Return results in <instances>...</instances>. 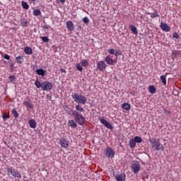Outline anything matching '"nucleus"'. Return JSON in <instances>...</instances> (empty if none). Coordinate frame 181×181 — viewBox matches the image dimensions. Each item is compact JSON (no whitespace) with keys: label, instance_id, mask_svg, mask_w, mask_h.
I'll return each mask as SVG.
<instances>
[{"label":"nucleus","instance_id":"1","mask_svg":"<svg viewBox=\"0 0 181 181\" xmlns=\"http://www.w3.org/2000/svg\"><path fill=\"white\" fill-rule=\"evenodd\" d=\"M35 85L37 88H42V90H44V91H49L53 88V85H52V83L49 81H45L40 83V81L36 80Z\"/></svg>","mask_w":181,"mask_h":181},{"label":"nucleus","instance_id":"2","mask_svg":"<svg viewBox=\"0 0 181 181\" xmlns=\"http://www.w3.org/2000/svg\"><path fill=\"white\" fill-rule=\"evenodd\" d=\"M149 142L153 148L156 151H165L163 144H160L159 139H155L154 137H150Z\"/></svg>","mask_w":181,"mask_h":181},{"label":"nucleus","instance_id":"3","mask_svg":"<svg viewBox=\"0 0 181 181\" xmlns=\"http://www.w3.org/2000/svg\"><path fill=\"white\" fill-rule=\"evenodd\" d=\"M71 98H73L75 103L78 104H82V105H86V103H87V98L83 95L78 94V93H73L71 95Z\"/></svg>","mask_w":181,"mask_h":181},{"label":"nucleus","instance_id":"4","mask_svg":"<svg viewBox=\"0 0 181 181\" xmlns=\"http://www.w3.org/2000/svg\"><path fill=\"white\" fill-rule=\"evenodd\" d=\"M74 119L78 124L79 125H84V123L86 122V117L83 116V115L78 111L75 112V114L74 115Z\"/></svg>","mask_w":181,"mask_h":181},{"label":"nucleus","instance_id":"5","mask_svg":"<svg viewBox=\"0 0 181 181\" xmlns=\"http://www.w3.org/2000/svg\"><path fill=\"white\" fill-rule=\"evenodd\" d=\"M105 156H107V158L112 159V158L115 156V151H114V148H112V147L107 146L105 148Z\"/></svg>","mask_w":181,"mask_h":181},{"label":"nucleus","instance_id":"6","mask_svg":"<svg viewBox=\"0 0 181 181\" xmlns=\"http://www.w3.org/2000/svg\"><path fill=\"white\" fill-rule=\"evenodd\" d=\"M99 121L105 127V128H107L108 129H114L112 124L104 119V117H99Z\"/></svg>","mask_w":181,"mask_h":181},{"label":"nucleus","instance_id":"7","mask_svg":"<svg viewBox=\"0 0 181 181\" xmlns=\"http://www.w3.org/2000/svg\"><path fill=\"white\" fill-rule=\"evenodd\" d=\"M97 69L100 71H104L107 69V64L104 61H99L97 62Z\"/></svg>","mask_w":181,"mask_h":181},{"label":"nucleus","instance_id":"8","mask_svg":"<svg viewBox=\"0 0 181 181\" xmlns=\"http://www.w3.org/2000/svg\"><path fill=\"white\" fill-rule=\"evenodd\" d=\"M59 144L62 148H64L65 149L69 148V140L64 139V138H61L59 140Z\"/></svg>","mask_w":181,"mask_h":181},{"label":"nucleus","instance_id":"9","mask_svg":"<svg viewBox=\"0 0 181 181\" xmlns=\"http://www.w3.org/2000/svg\"><path fill=\"white\" fill-rule=\"evenodd\" d=\"M107 64L110 66H114V64H117V61L112 59L110 56H107L105 59Z\"/></svg>","mask_w":181,"mask_h":181},{"label":"nucleus","instance_id":"10","mask_svg":"<svg viewBox=\"0 0 181 181\" xmlns=\"http://www.w3.org/2000/svg\"><path fill=\"white\" fill-rule=\"evenodd\" d=\"M160 28L163 32H170V27L166 23L161 22L160 23Z\"/></svg>","mask_w":181,"mask_h":181},{"label":"nucleus","instance_id":"11","mask_svg":"<svg viewBox=\"0 0 181 181\" xmlns=\"http://www.w3.org/2000/svg\"><path fill=\"white\" fill-rule=\"evenodd\" d=\"M66 28L68 29V30H69V32H73V30H74V24L73 23V21H66Z\"/></svg>","mask_w":181,"mask_h":181},{"label":"nucleus","instance_id":"12","mask_svg":"<svg viewBox=\"0 0 181 181\" xmlns=\"http://www.w3.org/2000/svg\"><path fill=\"white\" fill-rule=\"evenodd\" d=\"M64 110L67 114H69V115H74L77 112V110H71V108L69 107L67 105L64 106Z\"/></svg>","mask_w":181,"mask_h":181},{"label":"nucleus","instance_id":"13","mask_svg":"<svg viewBox=\"0 0 181 181\" xmlns=\"http://www.w3.org/2000/svg\"><path fill=\"white\" fill-rule=\"evenodd\" d=\"M28 124L30 128H33V129H35V128L37 127V123L33 119H31L28 121Z\"/></svg>","mask_w":181,"mask_h":181},{"label":"nucleus","instance_id":"14","mask_svg":"<svg viewBox=\"0 0 181 181\" xmlns=\"http://www.w3.org/2000/svg\"><path fill=\"white\" fill-rule=\"evenodd\" d=\"M23 52L25 54H28V56H30V54H32V53H33V50L30 47H24Z\"/></svg>","mask_w":181,"mask_h":181},{"label":"nucleus","instance_id":"15","mask_svg":"<svg viewBox=\"0 0 181 181\" xmlns=\"http://www.w3.org/2000/svg\"><path fill=\"white\" fill-rule=\"evenodd\" d=\"M25 61V58H23V55H18V57H16V62L18 64H22L23 62Z\"/></svg>","mask_w":181,"mask_h":181},{"label":"nucleus","instance_id":"16","mask_svg":"<svg viewBox=\"0 0 181 181\" xmlns=\"http://www.w3.org/2000/svg\"><path fill=\"white\" fill-rule=\"evenodd\" d=\"M35 71L37 74H38V76H42V77H44V76H46V70L43 69H38L35 70Z\"/></svg>","mask_w":181,"mask_h":181},{"label":"nucleus","instance_id":"17","mask_svg":"<svg viewBox=\"0 0 181 181\" xmlns=\"http://www.w3.org/2000/svg\"><path fill=\"white\" fill-rule=\"evenodd\" d=\"M20 22L24 28H28V26H29V21H28V19L26 18H21Z\"/></svg>","mask_w":181,"mask_h":181},{"label":"nucleus","instance_id":"18","mask_svg":"<svg viewBox=\"0 0 181 181\" xmlns=\"http://www.w3.org/2000/svg\"><path fill=\"white\" fill-rule=\"evenodd\" d=\"M122 110H124V111H129L131 110V105L128 103H124L122 105Z\"/></svg>","mask_w":181,"mask_h":181},{"label":"nucleus","instance_id":"19","mask_svg":"<svg viewBox=\"0 0 181 181\" xmlns=\"http://www.w3.org/2000/svg\"><path fill=\"white\" fill-rule=\"evenodd\" d=\"M11 175L12 176H13L14 177H17L18 179H21L22 177L21 173H19V172L16 171V170L15 169H13Z\"/></svg>","mask_w":181,"mask_h":181},{"label":"nucleus","instance_id":"20","mask_svg":"<svg viewBox=\"0 0 181 181\" xmlns=\"http://www.w3.org/2000/svg\"><path fill=\"white\" fill-rule=\"evenodd\" d=\"M127 176L125 175V174H120V175H116V180L117 181H125Z\"/></svg>","mask_w":181,"mask_h":181},{"label":"nucleus","instance_id":"21","mask_svg":"<svg viewBox=\"0 0 181 181\" xmlns=\"http://www.w3.org/2000/svg\"><path fill=\"white\" fill-rule=\"evenodd\" d=\"M68 124L69 127H71L72 128H77V123H76V122H74L73 119L69 120Z\"/></svg>","mask_w":181,"mask_h":181},{"label":"nucleus","instance_id":"22","mask_svg":"<svg viewBox=\"0 0 181 181\" xmlns=\"http://www.w3.org/2000/svg\"><path fill=\"white\" fill-rule=\"evenodd\" d=\"M148 15H150V17L152 18V19H155V18H159V14L156 11H154L153 13H148Z\"/></svg>","mask_w":181,"mask_h":181},{"label":"nucleus","instance_id":"23","mask_svg":"<svg viewBox=\"0 0 181 181\" xmlns=\"http://www.w3.org/2000/svg\"><path fill=\"white\" fill-rule=\"evenodd\" d=\"M148 91L151 94H155V93H156V88H155V86H150L148 87Z\"/></svg>","mask_w":181,"mask_h":181},{"label":"nucleus","instance_id":"24","mask_svg":"<svg viewBox=\"0 0 181 181\" xmlns=\"http://www.w3.org/2000/svg\"><path fill=\"white\" fill-rule=\"evenodd\" d=\"M33 13L34 16H40V15H42V11L40 9H35L33 11Z\"/></svg>","mask_w":181,"mask_h":181},{"label":"nucleus","instance_id":"25","mask_svg":"<svg viewBox=\"0 0 181 181\" xmlns=\"http://www.w3.org/2000/svg\"><path fill=\"white\" fill-rule=\"evenodd\" d=\"M75 108L76 111H79V112H84V108H83L80 105H76Z\"/></svg>","mask_w":181,"mask_h":181},{"label":"nucleus","instance_id":"26","mask_svg":"<svg viewBox=\"0 0 181 181\" xmlns=\"http://www.w3.org/2000/svg\"><path fill=\"white\" fill-rule=\"evenodd\" d=\"M21 6H23V9H29V4H28L25 1H21Z\"/></svg>","mask_w":181,"mask_h":181},{"label":"nucleus","instance_id":"27","mask_svg":"<svg viewBox=\"0 0 181 181\" xmlns=\"http://www.w3.org/2000/svg\"><path fill=\"white\" fill-rule=\"evenodd\" d=\"M132 169L133 170L134 173H136V162L135 161L132 162Z\"/></svg>","mask_w":181,"mask_h":181},{"label":"nucleus","instance_id":"28","mask_svg":"<svg viewBox=\"0 0 181 181\" xmlns=\"http://www.w3.org/2000/svg\"><path fill=\"white\" fill-rule=\"evenodd\" d=\"M160 81L163 83L164 86H166V76H160Z\"/></svg>","mask_w":181,"mask_h":181},{"label":"nucleus","instance_id":"29","mask_svg":"<svg viewBox=\"0 0 181 181\" xmlns=\"http://www.w3.org/2000/svg\"><path fill=\"white\" fill-rule=\"evenodd\" d=\"M122 51H121L120 49H116L115 51V56L116 57H118V56H122Z\"/></svg>","mask_w":181,"mask_h":181},{"label":"nucleus","instance_id":"30","mask_svg":"<svg viewBox=\"0 0 181 181\" xmlns=\"http://www.w3.org/2000/svg\"><path fill=\"white\" fill-rule=\"evenodd\" d=\"M11 113L13 114V117H15L16 118H19V113H18V110L13 109L11 111Z\"/></svg>","mask_w":181,"mask_h":181},{"label":"nucleus","instance_id":"31","mask_svg":"<svg viewBox=\"0 0 181 181\" xmlns=\"http://www.w3.org/2000/svg\"><path fill=\"white\" fill-rule=\"evenodd\" d=\"M135 145H136V142L135 141H134V139H130V141H129L130 148H135Z\"/></svg>","mask_w":181,"mask_h":181},{"label":"nucleus","instance_id":"32","mask_svg":"<svg viewBox=\"0 0 181 181\" xmlns=\"http://www.w3.org/2000/svg\"><path fill=\"white\" fill-rule=\"evenodd\" d=\"M41 39L44 43H49L50 42V39L46 36L41 37Z\"/></svg>","mask_w":181,"mask_h":181},{"label":"nucleus","instance_id":"33","mask_svg":"<svg viewBox=\"0 0 181 181\" xmlns=\"http://www.w3.org/2000/svg\"><path fill=\"white\" fill-rule=\"evenodd\" d=\"M24 104H25L28 108H30L31 110L33 109V105L32 104V103L25 101V102H24Z\"/></svg>","mask_w":181,"mask_h":181},{"label":"nucleus","instance_id":"34","mask_svg":"<svg viewBox=\"0 0 181 181\" xmlns=\"http://www.w3.org/2000/svg\"><path fill=\"white\" fill-rule=\"evenodd\" d=\"M9 64L10 70H11V71H13V69H15V64H13V61H12V59L10 60Z\"/></svg>","mask_w":181,"mask_h":181},{"label":"nucleus","instance_id":"35","mask_svg":"<svg viewBox=\"0 0 181 181\" xmlns=\"http://www.w3.org/2000/svg\"><path fill=\"white\" fill-rule=\"evenodd\" d=\"M81 64L83 67H87V66H88V61H87V59H83L81 62Z\"/></svg>","mask_w":181,"mask_h":181},{"label":"nucleus","instance_id":"36","mask_svg":"<svg viewBox=\"0 0 181 181\" xmlns=\"http://www.w3.org/2000/svg\"><path fill=\"white\" fill-rule=\"evenodd\" d=\"M129 29H130V30H132L133 33H134L135 35H136V26H134V25H131L129 26Z\"/></svg>","mask_w":181,"mask_h":181},{"label":"nucleus","instance_id":"37","mask_svg":"<svg viewBox=\"0 0 181 181\" xmlns=\"http://www.w3.org/2000/svg\"><path fill=\"white\" fill-rule=\"evenodd\" d=\"M76 67L79 71H83V66L81 64H80V63L76 64Z\"/></svg>","mask_w":181,"mask_h":181},{"label":"nucleus","instance_id":"38","mask_svg":"<svg viewBox=\"0 0 181 181\" xmlns=\"http://www.w3.org/2000/svg\"><path fill=\"white\" fill-rule=\"evenodd\" d=\"M2 118L4 119V121H6L7 118H10L9 115H6V113H3L2 114Z\"/></svg>","mask_w":181,"mask_h":181},{"label":"nucleus","instance_id":"39","mask_svg":"<svg viewBox=\"0 0 181 181\" xmlns=\"http://www.w3.org/2000/svg\"><path fill=\"white\" fill-rule=\"evenodd\" d=\"M173 37L175 39H180V35L177 33H174L173 35Z\"/></svg>","mask_w":181,"mask_h":181},{"label":"nucleus","instance_id":"40","mask_svg":"<svg viewBox=\"0 0 181 181\" xmlns=\"http://www.w3.org/2000/svg\"><path fill=\"white\" fill-rule=\"evenodd\" d=\"M6 170H7V173L8 175H12V172L13 170V169H12L11 168L7 167L6 168Z\"/></svg>","mask_w":181,"mask_h":181},{"label":"nucleus","instance_id":"41","mask_svg":"<svg viewBox=\"0 0 181 181\" xmlns=\"http://www.w3.org/2000/svg\"><path fill=\"white\" fill-rule=\"evenodd\" d=\"M3 57L5 60H11V56L8 54H5Z\"/></svg>","mask_w":181,"mask_h":181},{"label":"nucleus","instance_id":"42","mask_svg":"<svg viewBox=\"0 0 181 181\" xmlns=\"http://www.w3.org/2000/svg\"><path fill=\"white\" fill-rule=\"evenodd\" d=\"M83 22L86 24L90 22V20L88 19V17H84L83 18Z\"/></svg>","mask_w":181,"mask_h":181},{"label":"nucleus","instance_id":"43","mask_svg":"<svg viewBox=\"0 0 181 181\" xmlns=\"http://www.w3.org/2000/svg\"><path fill=\"white\" fill-rule=\"evenodd\" d=\"M115 49H108L107 50V52H108V53L110 54H115Z\"/></svg>","mask_w":181,"mask_h":181},{"label":"nucleus","instance_id":"44","mask_svg":"<svg viewBox=\"0 0 181 181\" xmlns=\"http://www.w3.org/2000/svg\"><path fill=\"white\" fill-rule=\"evenodd\" d=\"M164 114L167 116L169 117L170 115V111L167 110L166 109H164Z\"/></svg>","mask_w":181,"mask_h":181},{"label":"nucleus","instance_id":"45","mask_svg":"<svg viewBox=\"0 0 181 181\" xmlns=\"http://www.w3.org/2000/svg\"><path fill=\"white\" fill-rule=\"evenodd\" d=\"M141 142H142V138L137 136H136V144H141Z\"/></svg>","mask_w":181,"mask_h":181},{"label":"nucleus","instance_id":"46","mask_svg":"<svg viewBox=\"0 0 181 181\" xmlns=\"http://www.w3.org/2000/svg\"><path fill=\"white\" fill-rule=\"evenodd\" d=\"M141 170V165H139V163L136 162V173Z\"/></svg>","mask_w":181,"mask_h":181},{"label":"nucleus","instance_id":"47","mask_svg":"<svg viewBox=\"0 0 181 181\" xmlns=\"http://www.w3.org/2000/svg\"><path fill=\"white\" fill-rule=\"evenodd\" d=\"M9 78H10L11 81H12V82L16 81V77H15V76H10Z\"/></svg>","mask_w":181,"mask_h":181},{"label":"nucleus","instance_id":"48","mask_svg":"<svg viewBox=\"0 0 181 181\" xmlns=\"http://www.w3.org/2000/svg\"><path fill=\"white\" fill-rule=\"evenodd\" d=\"M57 1L58 4H60V2H61V4H64V2H66V0H57Z\"/></svg>","mask_w":181,"mask_h":181},{"label":"nucleus","instance_id":"49","mask_svg":"<svg viewBox=\"0 0 181 181\" xmlns=\"http://www.w3.org/2000/svg\"><path fill=\"white\" fill-rule=\"evenodd\" d=\"M42 29H43V30H46V29H48L47 25V24L44 25L42 26Z\"/></svg>","mask_w":181,"mask_h":181},{"label":"nucleus","instance_id":"50","mask_svg":"<svg viewBox=\"0 0 181 181\" xmlns=\"http://www.w3.org/2000/svg\"><path fill=\"white\" fill-rule=\"evenodd\" d=\"M47 98H48L49 100H52V95H50V94H47Z\"/></svg>","mask_w":181,"mask_h":181},{"label":"nucleus","instance_id":"51","mask_svg":"<svg viewBox=\"0 0 181 181\" xmlns=\"http://www.w3.org/2000/svg\"><path fill=\"white\" fill-rule=\"evenodd\" d=\"M59 71H61V73H66V70H64L63 68H61Z\"/></svg>","mask_w":181,"mask_h":181},{"label":"nucleus","instance_id":"52","mask_svg":"<svg viewBox=\"0 0 181 181\" xmlns=\"http://www.w3.org/2000/svg\"><path fill=\"white\" fill-rule=\"evenodd\" d=\"M30 67H31L32 70H33L35 71V69H36V66L31 65Z\"/></svg>","mask_w":181,"mask_h":181},{"label":"nucleus","instance_id":"53","mask_svg":"<svg viewBox=\"0 0 181 181\" xmlns=\"http://www.w3.org/2000/svg\"><path fill=\"white\" fill-rule=\"evenodd\" d=\"M36 1H37V0H28V1L29 2H33V4H35V2H36Z\"/></svg>","mask_w":181,"mask_h":181},{"label":"nucleus","instance_id":"54","mask_svg":"<svg viewBox=\"0 0 181 181\" xmlns=\"http://www.w3.org/2000/svg\"><path fill=\"white\" fill-rule=\"evenodd\" d=\"M77 29H80V30H81V25H77Z\"/></svg>","mask_w":181,"mask_h":181},{"label":"nucleus","instance_id":"55","mask_svg":"<svg viewBox=\"0 0 181 181\" xmlns=\"http://www.w3.org/2000/svg\"><path fill=\"white\" fill-rule=\"evenodd\" d=\"M133 141H134V142H136V136H134V139H133Z\"/></svg>","mask_w":181,"mask_h":181},{"label":"nucleus","instance_id":"56","mask_svg":"<svg viewBox=\"0 0 181 181\" xmlns=\"http://www.w3.org/2000/svg\"><path fill=\"white\" fill-rule=\"evenodd\" d=\"M4 63H6V61H4Z\"/></svg>","mask_w":181,"mask_h":181}]
</instances>
